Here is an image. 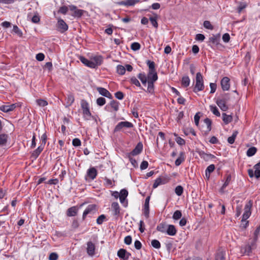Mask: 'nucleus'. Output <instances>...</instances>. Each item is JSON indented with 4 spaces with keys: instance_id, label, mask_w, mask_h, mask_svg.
I'll return each instance as SVG.
<instances>
[{
    "instance_id": "nucleus-26",
    "label": "nucleus",
    "mask_w": 260,
    "mask_h": 260,
    "mask_svg": "<svg viewBox=\"0 0 260 260\" xmlns=\"http://www.w3.org/2000/svg\"><path fill=\"white\" fill-rule=\"evenodd\" d=\"M78 209L76 206H73L69 208L67 211V215L69 217L74 216L76 215Z\"/></svg>"
},
{
    "instance_id": "nucleus-30",
    "label": "nucleus",
    "mask_w": 260,
    "mask_h": 260,
    "mask_svg": "<svg viewBox=\"0 0 260 260\" xmlns=\"http://www.w3.org/2000/svg\"><path fill=\"white\" fill-rule=\"evenodd\" d=\"M44 149V146L41 145L40 146H39L37 149H36L35 150H34L33 151V152L32 153V156L35 158H36L38 157V156L40 155V154L41 153V152L43 151Z\"/></svg>"
},
{
    "instance_id": "nucleus-61",
    "label": "nucleus",
    "mask_w": 260,
    "mask_h": 260,
    "mask_svg": "<svg viewBox=\"0 0 260 260\" xmlns=\"http://www.w3.org/2000/svg\"><path fill=\"white\" fill-rule=\"evenodd\" d=\"M36 59L38 61H42L44 59L45 55L42 53H39L36 55Z\"/></svg>"
},
{
    "instance_id": "nucleus-55",
    "label": "nucleus",
    "mask_w": 260,
    "mask_h": 260,
    "mask_svg": "<svg viewBox=\"0 0 260 260\" xmlns=\"http://www.w3.org/2000/svg\"><path fill=\"white\" fill-rule=\"evenodd\" d=\"M68 9H69V7H68L64 6H62L59 8L58 13L65 15L67 13Z\"/></svg>"
},
{
    "instance_id": "nucleus-54",
    "label": "nucleus",
    "mask_w": 260,
    "mask_h": 260,
    "mask_svg": "<svg viewBox=\"0 0 260 260\" xmlns=\"http://www.w3.org/2000/svg\"><path fill=\"white\" fill-rule=\"evenodd\" d=\"M13 31L20 37L22 36V31L17 25H14L13 26Z\"/></svg>"
},
{
    "instance_id": "nucleus-14",
    "label": "nucleus",
    "mask_w": 260,
    "mask_h": 260,
    "mask_svg": "<svg viewBox=\"0 0 260 260\" xmlns=\"http://www.w3.org/2000/svg\"><path fill=\"white\" fill-rule=\"evenodd\" d=\"M17 104H12L11 105H4L0 107V110L4 112H9L13 111L17 107Z\"/></svg>"
},
{
    "instance_id": "nucleus-18",
    "label": "nucleus",
    "mask_w": 260,
    "mask_h": 260,
    "mask_svg": "<svg viewBox=\"0 0 260 260\" xmlns=\"http://www.w3.org/2000/svg\"><path fill=\"white\" fill-rule=\"evenodd\" d=\"M230 79L227 77H223L221 80V86L224 91H227L230 89Z\"/></svg>"
},
{
    "instance_id": "nucleus-52",
    "label": "nucleus",
    "mask_w": 260,
    "mask_h": 260,
    "mask_svg": "<svg viewBox=\"0 0 260 260\" xmlns=\"http://www.w3.org/2000/svg\"><path fill=\"white\" fill-rule=\"evenodd\" d=\"M106 219V216L104 214H102L100 216L98 217V218L96 219V223L98 224H102L104 221Z\"/></svg>"
},
{
    "instance_id": "nucleus-34",
    "label": "nucleus",
    "mask_w": 260,
    "mask_h": 260,
    "mask_svg": "<svg viewBox=\"0 0 260 260\" xmlns=\"http://www.w3.org/2000/svg\"><path fill=\"white\" fill-rule=\"evenodd\" d=\"M181 83L183 86L185 87H188L190 84V79L189 77L187 76L183 77L181 80Z\"/></svg>"
},
{
    "instance_id": "nucleus-37",
    "label": "nucleus",
    "mask_w": 260,
    "mask_h": 260,
    "mask_svg": "<svg viewBox=\"0 0 260 260\" xmlns=\"http://www.w3.org/2000/svg\"><path fill=\"white\" fill-rule=\"evenodd\" d=\"M238 132L237 131H235L233 132L232 136L230 137L228 139V142L229 143L232 144L234 143L235 139L238 135Z\"/></svg>"
},
{
    "instance_id": "nucleus-45",
    "label": "nucleus",
    "mask_w": 260,
    "mask_h": 260,
    "mask_svg": "<svg viewBox=\"0 0 260 260\" xmlns=\"http://www.w3.org/2000/svg\"><path fill=\"white\" fill-rule=\"evenodd\" d=\"M182 216L181 212L180 210H176L173 214V218L174 220H178L181 218Z\"/></svg>"
},
{
    "instance_id": "nucleus-8",
    "label": "nucleus",
    "mask_w": 260,
    "mask_h": 260,
    "mask_svg": "<svg viewBox=\"0 0 260 260\" xmlns=\"http://www.w3.org/2000/svg\"><path fill=\"white\" fill-rule=\"evenodd\" d=\"M69 10L73 12L71 14L72 16L76 18H80L83 14L84 11L83 10L79 9L75 5L69 6Z\"/></svg>"
},
{
    "instance_id": "nucleus-38",
    "label": "nucleus",
    "mask_w": 260,
    "mask_h": 260,
    "mask_svg": "<svg viewBox=\"0 0 260 260\" xmlns=\"http://www.w3.org/2000/svg\"><path fill=\"white\" fill-rule=\"evenodd\" d=\"M117 72L121 75H123L125 73L126 69L122 65H118L116 68Z\"/></svg>"
},
{
    "instance_id": "nucleus-42",
    "label": "nucleus",
    "mask_w": 260,
    "mask_h": 260,
    "mask_svg": "<svg viewBox=\"0 0 260 260\" xmlns=\"http://www.w3.org/2000/svg\"><path fill=\"white\" fill-rule=\"evenodd\" d=\"M110 104L111 108H113L115 111H117L118 110L119 103L118 102L113 100V101H111Z\"/></svg>"
},
{
    "instance_id": "nucleus-11",
    "label": "nucleus",
    "mask_w": 260,
    "mask_h": 260,
    "mask_svg": "<svg viewBox=\"0 0 260 260\" xmlns=\"http://www.w3.org/2000/svg\"><path fill=\"white\" fill-rule=\"evenodd\" d=\"M220 36L219 34L212 35L209 38V45L212 46L213 45L217 46L219 44Z\"/></svg>"
},
{
    "instance_id": "nucleus-51",
    "label": "nucleus",
    "mask_w": 260,
    "mask_h": 260,
    "mask_svg": "<svg viewBox=\"0 0 260 260\" xmlns=\"http://www.w3.org/2000/svg\"><path fill=\"white\" fill-rule=\"evenodd\" d=\"M140 44L137 42L133 43L131 45V49L134 51H137L140 49Z\"/></svg>"
},
{
    "instance_id": "nucleus-44",
    "label": "nucleus",
    "mask_w": 260,
    "mask_h": 260,
    "mask_svg": "<svg viewBox=\"0 0 260 260\" xmlns=\"http://www.w3.org/2000/svg\"><path fill=\"white\" fill-rule=\"evenodd\" d=\"M36 103L40 107H45L48 105V102L43 99H38L36 100Z\"/></svg>"
},
{
    "instance_id": "nucleus-17",
    "label": "nucleus",
    "mask_w": 260,
    "mask_h": 260,
    "mask_svg": "<svg viewBox=\"0 0 260 260\" xmlns=\"http://www.w3.org/2000/svg\"><path fill=\"white\" fill-rule=\"evenodd\" d=\"M140 0H125L124 1H120L117 3L119 6H125L126 7L134 6L136 4L140 2Z\"/></svg>"
},
{
    "instance_id": "nucleus-28",
    "label": "nucleus",
    "mask_w": 260,
    "mask_h": 260,
    "mask_svg": "<svg viewBox=\"0 0 260 260\" xmlns=\"http://www.w3.org/2000/svg\"><path fill=\"white\" fill-rule=\"evenodd\" d=\"M231 175L230 174L228 175L226 177V179L224 183H223V184L222 185V187L220 189V191L221 192L223 193L224 192L225 188L229 185L231 181Z\"/></svg>"
},
{
    "instance_id": "nucleus-43",
    "label": "nucleus",
    "mask_w": 260,
    "mask_h": 260,
    "mask_svg": "<svg viewBox=\"0 0 260 260\" xmlns=\"http://www.w3.org/2000/svg\"><path fill=\"white\" fill-rule=\"evenodd\" d=\"M148 87L147 91L149 93H153L154 91V82L147 81Z\"/></svg>"
},
{
    "instance_id": "nucleus-32",
    "label": "nucleus",
    "mask_w": 260,
    "mask_h": 260,
    "mask_svg": "<svg viewBox=\"0 0 260 260\" xmlns=\"http://www.w3.org/2000/svg\"><path fill=\"white\" fill-rule=\"evenodd\" d=\"M167 226L165 223H161L157 226L156 230L161 233H166Z\"/></svg>"
},
{
    "instance_id": "nucleus-15",
    "label": "nucleus",
    "mask_w": 260,
    "mask_h": 260,
    "mask_svg": "<svg viewBox=\"0 0 260 260\" xmlns=\"http://www.w3.org/2000/svg\"><path fill=\"white\" fill-rule=\"evenodd\" d=\"M113 215L117 219L120 214V207L117 202H113L111 205Z\"/></svg>"
},
{
    "instance_id": "nucleus-40",
    "label": "nucleus",
    "mask_w": 260,
    "mask_h": 260,
    "mask_svg": "<svg viewBox=\"0 0 260 260\" xmlns=\"http://www.w3.org/2000/svg\"><path fill=\"white\" fill-rule=\"evenodd\" d=\"M204 122L205 124H206V125L207 126L206 132H210L211 130V124H212L211 120L210 119L207 118L204 119Z\"/></svg>"
},
{
    "instance_id": "nucleus-24",
    "label": "nucleus",
    "mask_w": 260,
    "mask_h": 260,
    "mask_svg": "<svg viewBox=\"0 0 260 260\" xmlns=\"http://www.w3.org/2000/svg\"><path fill=\"white\" fill-rule=\"evenodd\" d=\"M167 182V180L165 178L159 177L155 180L154 183L153 185V188H156L159 185L165 184Z\"/></svg>"
},
{
    "instance_id": "nucleus-27",
    "label": "nucleus",
    "mask_w": 260,
    "mask_h": 260,
    "mask_svg": "<svg viewBox=\"0 0 260 260\" xmlns=\"http://www.w3.org/2000/svg\"><path fill=\"white\" fill-rule=\"evenodd\" d=\"M79 59L82 63L85 64L86 66L93 68V63L92 62L91 60H88L83 56H80Z\"/></svg>"
},
{
    "instance_id": "nucleus-64",
    "label": "nucleus",
    "mask_w": 260,
    "mask_h": 260,
    "mask_svg": "<svg viewBox=\"0 0 260 260\" xmlns=\"http://www.w3.org/2000/svg\"><path fill=\"white\" fill-rule=\"evenodd\" d=\"M58 255L56 253L52 252L49 255V260H57L58 259Z\"/></svg>"
},
{
    "instance_id": "nucleus-36",
    "label": "nucleus",
    "mask_w": 260,
    "mask_h": 260,
    "mask_svg": "<svg viewBox=\"0 0 260 260\" xmlns=\"http://www.w3.org/2000/svg\"><path fill=\"white\" fill-rule=\"evenodd\" d=\"M256 151L257 149L255 147H251L247 150L246 154L248 156L251 157L256 153Z\"/></svg>"
},
{
    "instance_id": "nucleus-12",
    "label": "nucleus",
    "mask_w": 260,
    "mask_h": 260,
    "mask_svg": "<svg viewBox=\"0 0 260 260\" xmlns=\"http://www.w3.org/2000/svg\"><path fill=\"white\" fill-rule=\"evenodd\" d=\"M253 168L254 169V171L252 169L248 170V175L250 178L255 177L256 179H258L260 177V169L258 167H255V165Z\"/></svg>"
},
{
    "instance_id": "nucleus-4",
    "label": "nucleus",
    "mask_w": 260,
    "mask_h": 260,
    "mask_svg": "<svg viewBox=\"0 0 260 260\" xmlns=\"http://www.w3.org/2000/svg\"><path fill=\"white\" fill-rule=\"evenodd\" d=\"M133 124L129 121H121L119 122L115 127L114 132H118L122 131L123 128H128L133 127Z\"/></svg>"
},
{
    "instance_id": "nucleus-20",
    "label": "nucleus",
    "mask_w": 260,
    "mask_h": 260,
    "mask_svg": "<svg viewBox=\"0 0 260 260\" xmlns=\"http://www.w3.org/2000/svg\"><path fill=\"white\" fill-rule=\"evenodd\" d=\"M91 60L93 63V68L100 66L103 62V58L101 56H94L91 58Z\"/></svg>"
},
{
    "instance_id": "nucleus-7",
    "label": "nucleus",
    "mask_w": 260,
    "mask_h": 260,
    "mask_svg": "<svg viewBox=\"0 0 260 260\" xmlns=\"http://www.w3.org/2000/svg\"><path fill=\"white\" fill-rule=\"evenodd\" d=\"M57 22L56 27L59 31L63 33L68 29V25L64 21L60 18H57Z\"/></svg>"
},
{
    "instance_id": "nucleus-49",
    "label": "nucleus",
    "mask_w": 260,
    "mask_h": 260,
    "mask_svg": "<svg viewBox=\"0 0 260 260\" xmlns=\"http://www.w3.org/2000/svg\"><path fill=\"white\" fill-rule=\"evenodd\" d=\"M151 245L155 248L159 249L160 247V243L157 240H153L151 241Z\"/></svg>"
},
{
    "instance_id": "nucleus-57",
    "label": "nucleus",
    "mask_w": 260,
    "mask_h": 260,
    "mask_svg": "<svg viewBox=\"0 0 260 260\" xmlns=\"http://www.w3.org/2000/svg\"><path fill=\"white\" fill-rule=\"evenodd\" d=\"M222 40L225 43H228L230 40V36L228 33H225L222 36Z\"/></svg>"
},
{
    "instance_id": "nucleus-59",
    "label": "nucleus",
    "mask_w": 260,
    "mask_h": 260,
    "mask_svg": "<svg viewBox=\"0 0 260 260\" xmlns=\"http://www.w3.org/2000/svg\"><path fill=\"white\" fill-rule=\"evenodd\" d=\"M215 260H224L223 253L222 252L218 253L215 256Z\"/></svg>"
},
{
    "instance_id": "nucleus-3",
    "label": "nucleus",
    "mask_w": 260,
    "mask_h": 260,
    "mask_svg": "<svg viewBox=\"0 0 260 260\" xmlns=\"http://www.w3.org/2000/svg\"><path fill=\"white\" fill-rule=\"evenodd\" d=\"M204 88L203 77L200 72H198L196 74V84L193 89L195 92L202 91Z\"/></svg>"
},
{
    "instance_id": "nucleus-62",
    "label": "nucleus",
    "mask_w": 260,
    "mask_h": 260,
    "mask_svg": "<svg viewBox=\"0 0 260 260\" xmlns=\"http://www.w3.org/2000/svg\"><path fill=\"white\" fill-rule=\"evenodd\" d=\"M176 141L180 145H183L185 144V140L180 137H177Z\"/></svg>"
},
{
    "instance_id": "nucleus-63",
    "label": "nucleus",
    "mask_w": 260,
    "mask_h": 260,
    "mask_svg": "<svg viewBox=\"0 0 260 260\" xmlns=\"http://www.w3.org/2000/svg\"><path fill=\"white\" fill-rule=\"evenodd\" d=\"M215 169V166L213 164L209 165L206 169L205 172L210 174L213 172Z\"/></svg>"
},
{
    "instance_id": "nucleus-6",
    "label": "nucleus",
    "mask_w": 260,
    "mask_h": 260,
    "mask_svg": "<svg viewBox=\"0 0 260 260\" xmlns=\"http://www.w3.org/2000/svg\"><path fill=\"white\" fill-rule=\"evenodd\" d=\"M81 107L83 110L84 118L86 120H89L91 117V114L89 111L88 103L85 101H83L81 103Z\"/></svg>"
},
{
    "instance_id": "nucleus-35",
    "label": "nucleus",
    "mask_w": 260,
    "mask_h": 260,
    "mask_svg": "<svg viewBox=\"0 0 260 260\" xmlns=\"http://www.w3.org/2000/svg\"><path fill=\"white\" fill-rule=\"evenodd\" d=\"M8 135L6 134L0 135V146H4L7 142Z\"/></svg>"
},
{
    "instance_id": "nucleus-56",
    "label": "nucleus",
    "mask_w": 260,
    "mask_h": 260,
    "mask_svg": "<svg viewBox=\"0 0 260 260\" xmlns=\"http://www.w3.org/2000/svg\"><path fill=\"white\" fill-rule=\"evenodd\" d=\"M72 144L73 146L77 147L81 145V142L79 139L75 138L73 140Z\"/></svg>"
},
{
    "instance_id": "nucleus-31",
    "label": "nucleus",
    "mask_w": 260,
    "mask_h": 260,
    "mask_svg": "<svg viewBox=\"0 0 260 260\" xmlns=\"http://www.w3.org/2000/svg\"><path fill=\"white\" fill-rule=\"evenodd\" d=\"M185 160L184 153L181 152L179 154V157L175 161V165L179 166Z\"/></svg>"
},
{
    "instance_id": "nucleus-13",
    "label": "nucleus",
    "mask_w": 260,
    "mask_h": 260,
    "mask_svg": "<svg viewBox=\"0 0 260 260\" xmlns=\"http://www.w3.org/2000/svg\"><path fill=\"white\" fill-rule=\"evenodd\" d=\"M199 156L205 161H208L210 159L215 158V156L211 154H208L205 153L203 150H199L197 151Z\"/></svg>"
},
{
    "instance_id": "nucleus-50",
    "label": "nucleus",
    "mask_w": 260,
    "mask_h": 260,
    "mask_svg": "<svg viewBox=\"0 0 260 260\" xmlns=\"http://www.w3.org/2000/svg\"><path fill=\"white\" fill-rule=\"evenodd\" d=\"M106 103V99L104 98L100 97L96 100V104L100 106H102Z\"/></svg>"
},
{
    "instance_id": "nucleus-60",
    "label": "nucleus",
    "mask_w": 260,
    "mask_h": 260,
    "mask_svg": "<svg viewBox=\"0 0 260 260\" xmlns=\"http://www.w3.org/2000/svg\"><path fill=\"white\" fill-rule=\"evenodd\" d=\"M205 37L204 35L201 34H198L196 36V40L199 41H203Z\"/></svg>"
},
{
    "instance_id": "nucleus-16",
    "label": "nucleus",
    "mask_w": 260,
    "mask_h": 260,
    "mask_svg": "<svg viewBox=\"0 0 260 260\" xmlns=\"http://www.w3.org/2000/svg\"><path fill=\"white\" fill-rule=\"evenodd\" d=\"M143 150V145L141 143H139L135 148L128 153L129 156H135L139 154Z\"/></svg>"
},
{
    "instance_id": "nucleus-2",
    "label": "nucleus",
    "mask_w": 260,
    "mask_h": 260,
    "mask_svg": "<svg viewBox=\"0 0 260 260\" xmlns=\"http://www.w3.org/2000/svg\"><path fill=\"white\" fill-rule=\"evenodd\" d=\"M230 95L229 93H224L219 95L216 100V103L220 109L223 111L228 109L227 103L230 100Z\"/></svg>"
},
{
    "instance_id": "nucleus-19",
    "label": "nucleus",
    "mask_w": 260,
    "mask_h": 260,
    "mask_svg": "<svg viewBox=\"0 0 260 260\" xmlns=\"http://www.w3.org/2000/svg\"><path fill=\"white\" fill-rule=\"evenodd\" d=\"M118 256L123 260H127L131 254L124 249H120L117 252Z\"/></svg>"
},
{
    "instance_id": "nucleus-48",
    "label": "nucleus",
    "mask_w": 260,
    "mask_h": 260,
    "mask_svg": "<svg viewBox=\"0 0 260 260\" xmlns=\"http://www.w3.org/2000/svg\"><path fill=\"white\" fill-rule=\"evenodd\" d=\"M149 20L152 24V25L155 27H158V23L157 22V16L155 17H151L149 18Z\"/></svg>"
},
{
    "instance_id": "nucleus-25",
    "label": "nucleus",
    "mask_w": 260,
    "mask_h": 260,
    "mask_svg": "<svg viewBox=\"0 0 260 260\" xmlns=\"http://www.w3.org/2000/svg\"><path fill=\"white\" fill-rule=\"evenodd\" d=\"M166 233L169 236H175L177 233V230L174 225L169 224L167 226Z\"/></svg>"
},
{
    "instance_id": "nucleus-5",
    "label": "nucleus",
    "mask_w": 260,
    "mask_h": 260,
    "mask_svg": "<svg viewBox=\"0 0 260 260\" xmlns=\"http://www.w3.org/2000/svg\"><path fill=\"white\" fill-rule=\"evenodd\" d=\"M98 175V171L94 167H91L89 168L85 176V179L87 181L93 180Z\"/></svg>"
},
{
    "instance_id": "nucleus-23",
    "label": "nucleus",
    "mask_w": 260,
    "mask_h": 260,
    "mask_svg": "<svg viewBox=\"0 0 260 260\" xmlns=\"http://www.w3.org/2000/svg\"><path fill=\"white\" fill-rule=\"evenodd\" d=\"M74 100L75 99L73 95L71 93L68 94L65 99L66 103L64 104V106L66 107L71 106L74 103Z\"/></svg>"
},
{
    "instance_id": "nucleus-58",
    "label": "nucleus",
    "mask_w": 260,
    "mask_h": 260,
    "mask_svg": "<svg viewBox=\"0 0 260 260\" xmlns=\"http://www.w3.org/2000/svg\"><path fill=\"white\" fill-rule=\"evenodd\" d=\"M200 112H198L196 114V115L194 116V122L197 126H198L199 124V120L200 118Z\"/></svg>"
},
{
    "instance_id": "nucleus-46",
    "label": "nucleus",
    "mask_w": 260,
    "mask_h": 260,
    "mask_svg": "<svg viewBox=\"0 0 260 260\" xmlns=\"http://www.w3.org/2000/svg\"><path fill=\"white\" fill-rule=\"evenodd\" d=\"M175 192L177 196H180L183 193V188L181 186L178 185L175 188Z\"/></svg>"
},
{
    "instance_id": "nucleus-9",
    "label": "nucleus",
    "mask_w": 260,
    "mask_h": 260,
    "mask_svg": "<svg viewBox=\"0 0 260 260\" xmlns=\"http://www.w3.org/2000/svg\"><path fill=\"white\" fill-rule=\"evenodd\" d=\"M96 211V205L90 204L83 212L82 219L84 220L87 215H93Z\"/></svg>"
},
{
    "instance_id": "nucleus-33",
    "label": "nucleus",
    "mask_w": 260,
    "mask_h": 260,
    "mask_svg": "<svg viewBox=\"0 0 260 260\" xmlns=\"http://www.w3.org/2000/svg\"><path fill=\"white\" fill-rule=\"evenodd\" d=\"M222 120L225 124H228L231 122L233 119L231 115H227L226 113H222Z\"/></svg>"
},
{
    "instance_id": "nucleus-39",
    "label": "nucleus",
    "mask_w": 260,
    "mask_h": 260,
    "mask_svg": "<svg viewBox=\"0 0 260 260\" xmlns=\"http://www.w3.org/2000/svg\"><path fill=\"white\" fill-rule=\"evenodd\" d=\"M210 110L216 116L218 117L220 116V112H219L218 108L215 106L210 105Z\"/></svg>"
},
{
    "instance_id": "nucleus-53",
    "label": "nucleus",
    "mask_w": 260,
    "mask_h": 260,
    "mask_svg": "<svg viewBox=\"0 0 260 260\" xmlns=\"http://www.w3.org/2000/svg\"><path fill=\"white\" fill-rule=\"evenodd\" d=\"M203 25L204 27H205L207 29L212 30L213 29V27L211 24L210 22L209 21H205L203 23Z\"/></svg>"
},
{
    "instance_id": "nucleus-1",
    "label": "nucleus",
    "mask_w": 260,
    "mask_h": 260,
    "mask_svg": "<svg viewBox=\"0 0 260 260\" xmlns=\"http://www.w3.org/2000/svg\"><path fill=\"white\" fill-rule=\"evenodd\" d=\"M138 78L144 85H146L147 81L155 82L158 79L156 71L148 72L147 76L145 73H140L138 75Z\"/></svg>"
},
{
    "instance_id": "nucleus-29",
    "label": "nucleus",
    "mask_w": 260,
    "mask_h": 260,
    "mask_svg": "<svg viewBox=\"0 0 260 260\" xmlns=\"http://www.w3.org/2000/svg\"><path fill=\"white\" fill-rule=\"evenodd\" d=\"M119 194V200L121 203H123L128 195V191L124 189H122Z\"/></svg>"
},
{
    "instance_id": "nucleus-47",
    "label": "nucleus",
    "mask_w": 260,
    "mask_h": 260,
    "mask_svg": "<svg viewBox=\"0 0 260 260\" xmlns=\"http://www.w3.org/2000/svg\"><path fill=\"white\" fill-rule=\"evenodd\" d=\"M130 81L131 83L135 85L136 86L139 87H141V85L140 82L135 77H132L130 79Z\"/></svg>"
},
{
    "instance_id": "nucleus-41",
    "label": "nucleus",
    "mask_w": 260,
    "mask_h": 260,
    "mask_svg": "<svg viewBox=\"0 0 260 260\" xmlns=\"http://www.w3.org/2000/svg\"><path fill=\"white\" fill-rule=\"evenodd\" d=\"M147 64L149 67L148 72L156 71L155 69V63L153 61L148 60L147 61Z\"/></svg>"
},
{
    "instance_id": "nucleus-10",
    "label": "nucleus",
    "mask_w": 260,
    "mask_h": 260,
    "mask_svg": "<svg viewBox=\"0 0 260 260\" xmlns=\"http://www.w3.org/2000/svg\"><path fill=\"white\" fill-rule=\"evenodd\" d=\"M252 203L251 201H249L246 204L244 207V212L242 216V221H244L247 219L250 215H251L250 209L252 207Z\"/></svg>"
},
{
    "instance_id": "nucleus-21",
    "label": "nucleus",
    "mask_w": 260,
    "mask_h": 260,
    "mask_svg": "<svg viewBox=\"0 0 260 260\" xmlns=\"http://www.w3.org/2000/svg\"><path fill=\"white\" fill-rule=\"evenodd\" d=\"M96 90L99 92V93L102 95L109 99H111L112 98L111 94L106 89L103 87H98L96 88Z\"/></svg>"
},
{
    "instance_id": "nucleus-22",
    "label": "nucleus",
    "mask_w": 260,
    "mask_h": 260,
    "mask_svg": "<svg viewBox=\"0 0 260 260\" xmlns=\"http://www.w3.org/2000/svg\"><path fill=\"white\" fill-rule=\"evenodd\" d=\"M87 252L90 256H92L94 254L95 245L91 242H88L87 243Z\"/></svg>"
}]
</instances>
